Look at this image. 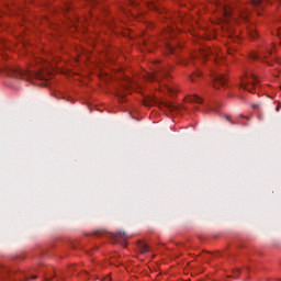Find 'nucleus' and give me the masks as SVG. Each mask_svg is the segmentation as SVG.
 <instances>
[{"label":"nucleus","instance_id":"obj_7","mask_svg":"<svg viewBox=\"0 0 281 281\" xmlns=\"http://www.w3.org/2000/svg\"><path fill=\"white\" fill-rule=\"evenodd\" d=\"M186 102H191V103H195V104H203V99H201L199 95L196 94H191L184 98Z\"/></svg>","mask_w":281,"mask_h":281},{"label":"nucleus","instance_id":"obj_6","mask_svg":"<svg viewBox=\"0 0 281 281\" xmlns=\"http://www.w3.org/2000/svg\"><path fill=\"white\" fill-rule=\"evenodd\" d=\"M16 74H27V76H35L38 80H45V74H49L47 66H43L40 72H32V70L24 71V70H15Z\"/></svg>","mask_w":281,"mask_h":281},{"label":"nucleus","instance_id":"obj_19","mask_svg":"<svg viewBox=\"0 0 281 281\" xmlns=\"http://www.w3.org/2000/svg\"><path fill=\"white\" fill-rule=\"evenodd\" d=\"M88 3L91 5H95V3H98V0H88Z\"/></svg>","mask_w":281,"mask_h":281},{"label":"nucleus","instance_id":"obj_25","mask_svg":"<svg viewBox=\"0 0 281 281\" xmlns=\"http://www.w3.org/2000/svg\"><path fill=\"white\" fill-rule=\"evenodd\" d=\"M31 278H32V280H36L37 277H36V276H33V277H31Z\"/></svg>","mask_w":281,"mask_h":281},{"label":"nucleus","instance_id":"obj_24","mask_svg":"<svg viewBox=\"0 0 281 281\" xmlns=\"http://www.w3.org/2000/svg\"><path fill=\"white\" fill-rule=\"evenodd\" d=\"M236 273H240V269L237 268V269H236Z\"/></svg>","mask_w":281,"mask_h":281},{"label":"nucleus","instance_id":"obj_17","mask_svg":"<svg viewBox=\"0 0 281 281\" xmlns=\"http://www.w3.org/2000/svg\"><path fill=\"white\" fill-rule=\"evenodd\" d=\"M147 7L149 10H157V5H155L153 2L147 3Z\"/></svg>","mask_w":281,"mask_h":281},{"label":"nucleus","instance_id":"obj_21","mask_svg":"<svg viewBox=\"0 0 281 281\" xmlns=\"http://www.w3.org/2000/svg\"><path fill=\"white\" fill-rule=\"evenodd\" d=\"M277 65H278V66L281 65V59L277 60Z\"/></svg>","mask_w":281,"mask_h":281},{"label":"nucleus","instance_id":"obj_26","mask_svg":"<svg viewBox=\"0 0 281 281\" xmlns=\"http://www.w3.org/2000/svg\"><path fill=\"white\" fill-rule=\"evenodd\" d=\"M216 65H221V61H216Z\"/></svg>","mask_w":281,"mask_h":281},{"label":"nucleus","instance_id":"obj_4","mask_svg":"<svg viewBox=\"0 0 281 281\" xmlns=\"http://www.w3.org/2000/svg\"><path fill=\"white\" fill-rule=\"evenodd\" d=\"M273 49H276V44H271L270 46H266L261 48L258 53L254 52L250 54L251 60H265L269 58V56H273Z\"/></svg>","mask_w":281,"mask_h":281},{"label":"nucleus","instance_id":"obj_8","mask_svg":"<svg viewBox=\"0 0 281 281\" xmlns=\"http://www.w3.org/2000/svg\"><path fill=\"white\" fill-rule=\"evenodd\" d=\"M113 238L116 243H126L128 236L126 235V233L119 232L115 235H113Z\"/></svg>","mask_w":281,"mask_h":281},{"label":"nucleus","instance_id":"obj_23","mask_svg":"<svg viewBox=\"0 0 281 281\" xmlns=\"http://www.w3.org/2000/svg\"><path fill=\"white\" fill-rule=\"evenodd\" d=\"M276 111L277 112L280 111V105H277Z\"/></svg>","mask_w":281,"mask_h":281},{"label":"nucleus","instance_id":"obj_5","mask_svg":"<svg viewBox=\"0 0 281 281\" xmlns=\"http://www.w3.org/2000/svg\"><path fill=\"white\" fill-rule=\"evenodd\" d=\"M211 78L213 80L214 89H221V87H225L227 85V77L216 70H212Z\"/></svg>","mask_w":281,"mask_h":281},{"label":"nucleus","instance_id":"obj_29","mask_svg":"<svg viewBox=\"0 0 281 281\" xmlns=\"http://www.w3.org/2000/svg\"><path fill=\"white\" fill-rule=\"evenodd\" d=\"M106 281H110L109 278L105 279Z\"/></svg>","mask_w":281,"mask_h":281},{"label":"nucleus","instance_id":"obj_3","mask_svg":"<svg viewBox=\"0 0 281 281\" xmlns=\"http://www.w3.org/2000/svg\"><path fill=\"white\" fill-rule=\"evenodd\" d=\"M238 86L239 89H244L245 91H249L250 93H256L254 92V89L256 91V89L260 87V80L258 79V76L254 74V71L246 70L239 77Z\"/></svg>","mask_w":281,"mask_h":281},{"label":"nucleus","instance_id":"obj_12","mask_svg":"<svg viewBox=\"0 0 281 281\" xmlns=\"http://www.w3.org/2000/svg\"><path fill=\"white\" fill-rule=\"evenodd\" d=\"M127 3L131 5V8H139V2L136 0H128Z\"/></svg>","mask_w":281,"mask_h":281},{"label":"nucleus","instance_id":"obj_1","mask_svg":"<svg viewBox=\"0 0 281 281\" xmlns=\"http://www.w3.org/2000/svg\"><path fill=\"white\" fill-rule=\"evenodd\" d=\"M211 3L218 14V23H229V21L237 22L236 19H238V16H240L241 21H248L249 19V9H247V7H241L234 11L231 1L211 0Z\"/></svg>","mask_w":281,"mask_h":281},{"label":"nucleus","instance_id":"obj_15","mask_svg":"<svg viewBox=\"0 0 281 281\" xmlns=\"http://www.w3.org/2000/svg\"><path fill=\"white\" fill-rule=\"evenodd\" d=\"M210 54H212V49H210V48L202 52L203 58H207V56H210Z\"/></svg>","mask_w":281,"mask_h":281},{"label":"nucleus","instance_id":"obj_22","mask_svg":"<svg viewBox=\"0 0 281 281\" xmlns=\"http://www.w3.org/2000/svg\"><path fill=\"white\" fill-rule=\"evenodd\" d=\"M252 109H258V104H252Z\"/></svg>","mask_w":281,"mask_h":281},{"label":"nucleus","instance_id":"obj_27","mask_svg":"<svg viewBox=\"0 0 281 281\" xmlns=\"http://www.w3.org/2000/svg\"><path fill=\"white\" fill-rule=\"evenodd\" d=\"M169 49H170V52H172V48H171V46H169Z\"/></svg>","mask_w":281,"mask_h":281},{"label":"nucleus","instance_id":"obj_18","mask_svg":"<svg viewBox=\"0 0 281 281\" xmlns=\"http://www.w3.org/2000/svg\"><path fill=\"white\" fill-rule=\"evenodd\" d=\"M167 106H168L169 111H177V106L173 104H168Z\"/></svg>","mask_w":281,"mask_h":281},{"label":"nucleus","instance_id":"obj_13","mask_svg":"<svg viewBox=\"0 0 281 281\" xmlns=\"http://www.w3.org/2000/svg\"><path fill=\"white\" fill-rule=\"evenodd\" d=\"M201 76V71H196L194 75H192L191 78V82H196V77L199 78Z\"/></svg>","mask_w":281,"mask_h":281},{"label":"nucleus","instance_id":"obj_16","mask_svg":"<svg viewBox=\"0 0 281 281\" xmlns=\"http://www.w3.org/2000/svg\"><path fill=\"white\" fill-rule=\"evenodd\" d=\"M0 271H2V273H4V276H8V273H10V269L4 268L3 266H0Z\"/></svg>","mask_w":281,"mask_h":281},{"label":"nucleus","instance_id":"obj_20","mask_svg":"<svg viewBox=\"0 0 281 281\" xmlns=\"http://www.w3.org/2000/svg\"><path fill=\"white\" fill-rule=\"evenodd\" d=\"M37 63H45V59H37Z\"/></svg>","mask_w":281,"mask_h":281},{"label":"nucleus","instance_id":"obj_11","mask_svg":"<svg viewBox=\"0 0 281 281\" xmlns=\"http://www.w3.org/2000/svg\"><path fill=\"white\" fill-rule=\"evenodd\" d=\"M248 34L251 38H258V32L256 31V26L251 25L248 27Z\"/></svg>","mask_w":281,"mask_h":281},{"label":"nucleus","instance_id":"obj_2","mask_svg":"<svg viewBox=\"0 0 281 281\" xmlns=\"http://www.w3.org/2000/svg\"><path fill=\"white\" fill-rule=\"evenodd\" d=\"M168 74H170L169 68L156 66V68H154V71L148 75V78L151 81H156L160 83L161 86L160 91H164V93H169V95H175L177 93V88L164 81V78H168Z\"/></svg>","mask_w":281,"mask_h":281},{"label":"nucleus","instance_id":"obj_28","mask_svg":"<svg viewBox=\"0 0 281 281\" xmlns=\"http://www.w3.org/2000/svg\"><path fill=\"white\" fill-rule=\"evenodd\" d=\"M226 120H228V122H229V116H226Z\"/></svg>","mask_w":281,"mask_h":281},{"label":"nucleus","instance_id":"obj_9","mask_svg":"<svg viewBox=\"0 0 281 281\" xmlns=\"http://www.w3.org/2000/svg\"><path fill=\"white\" fill-rule=\"evenodd\" d=\"M249 3L254 8H263L265 3H269V0H249Z\"/></svg>","mask_w":281,"mask_h":281},{"label":"nucleus","instance_id":"obj_10","mask_svg":"<svg viewBox=\"0 0 281 281\" xmlns=\"http://www.w3.org/2000/svg\"><path fill=\"white\" fill-rule=\"evenodd\" d=\"M138 249L140 251V254H148V251H150V248L148 247V244L140 241L138 244Z\"/></svg>","mask_w":281,"mask_h":281},{"label":"nucleus","instance_id":"obj_14","mask_svg":"<svg viewBox=\"0 0 281 281\" xmlns=\"http://www.w3.org/2000/svg\"><path fill=\"white\" fill-rule=\"evenodd\" d=\"M274 34L278 36V38L280 41V46H281V27H277L274 31Z\"/></svg>","mask_w":281,"mask_h":281}]
</instances>
